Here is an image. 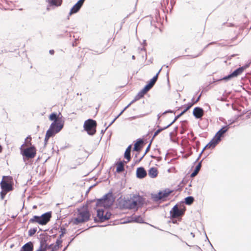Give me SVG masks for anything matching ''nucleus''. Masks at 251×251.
<instances>
[{
  "label": "nucleus",
  "mask_w": 251,
  "mask_h": 251,
  "mask_svg": "<svg viewBox=\"0 0 251 251\" xmlns=\"http://www.w3.org/2000/svg\"><path fill=\"white\" fill-rule=\"evenodd\" d=\"M62 116L60 113L57 115L55 113H52L49 117V119L53 122L51 124L49 128L60 132L64 126V122L61 120Z\"/></svg>",
  "instance_id": "nucleus-1"
},
{
  "label": "nucleus",
  "mask_w": 251,
  "mask_h": 251,
  "mask_svg": "<svg viewBox=\"0 0 251 251\" xmlns=\"http://www.w3.org/2000/svg\"><path fill=\"white\" fill-rule=\"evenodd\" d=\"M115 199L112 192H110L105 194L102 198L97 199L96 206L97 207L109 208L113 205Z\"/></svg>",
  "instance_id": "nucleus-2"
},
{
  "label": "nucleus",
  "mask_w": 251,
  "mask_h": 251,
  "mask_svg": "<svg viewBox=\"0 0 251 251\" xmlns=\"http://www.w3.org/2000/svg\"><path fill=\"white\" fill-rule=\"evenodd\" d=\"M51 212H47L41 216H34L29 220V223H37L41 225H46L50 220Z\"/></svg>",
  "instance_id": "nucleus-3"
},
{
  "label": "nucleus",
  "mask_w": 251,
  "mask_h": 251,
  "mask_svg": "<svg viewBox=\"0 0 251 251\" xmlns=\"http://www.w3.org/2000/svg\"><path fill=\"white\" fill-rule=\"evenodd\" d=\"M25 145V144H23L20 149L21 151V153L23 157L24 161L25 162L26 160L33 158L35 156L36 154V149L34 146H31L30 147L24 149L23 147Z\"/></svg>",
  "instance_id": "nucleus-4"
},
{
  "label": "nucleus",
  "mask_w": 251,
  "mask_h": 251,
  "mask_svg": "<svg viewBox=\"0 0 251 251\" xmlns=\"http://www.w3.org/2000/svg\"><path fill=\"white\" fill-rule=\"evenodd\" d=\"M97 122L96 121L89 119L85 121L84 128L90 135H93L96 132Z\"/></svg>",
  "instance_id": "nucleus-5"
},
{
  "label": "nucleus",
  "mask_w": 251,
  "mask_h": 251,
  "mask_svg": "<svg viewBox=\"0 0 251 251\" xmlns=\"http://www.w3.org/2000/svg\"><path fill=\"white\" fill-rule=\"evenodd\" d=\"M90 214L87 210L79 211L77 217L75 219L74 224L75 225H78L86 221H88L90 218Z\"/></svg>",
  "instance_id": "nucleus-6"
},
{
  "label": "nucleus",
  "mask_w": 251,
  "mask_h": 251,
  "mask_svg": "<svg viewBox=\"0 0 251 251\" xmlns=\"http://www.w3.org/2000/svg\"><path fill=\"white\" fill-rule=\"evenodd\" d=\"M12 178L10 176H4L0 182L1 188L5 191H10L12 190Z\"/></svg>",
  "instance_id": "nucleus-7"
},
{
  "label": "nucleus",
  "mask_w": 251,
  "mask_h": 251,
  "mask_svg": "<svg viewBox=\"0 0 251 251\" xmlns=\"http://www.w3.org/2000/svg\"><path fill=\"white\" fill-rule=\"evenodd\" d=\"M185 210V207L179 208L177 204H176L170 211V218L175 219L181 217L184 214Z\"/></svg>",
  "instance_id": "nucleus-8"
},
{
  "label": "nucleus",
  "mask_w": 251,
  "mask_h": 251,
  "mask_svg": "<svg viewBox=\"0 0 251 251\" xmlns=\"http://www.w3.org/2000/svg\"><path fill=\"white\" fill-rule=\"evenodd\" d=\"M144 198L139 195H133L132 197V205L130 207H132V209H134L139 206H141L144 204Z\"/></svg>",
  "instance_id": "nucleus-9"
},
{
  "label": "nucleus",
  "mask_w": 251,
  "mask_h": 251,
  "mask_svg": "<svg viewBox=\"0 0 251 251\" xmlns=\"http://www.w3.org/2000/svg\"><path fill=\"white\" fill-rule=\"evenodd\" d=\"M245 68L244 67H239L233 71L231 74L224 77L223 78L219 79L221 80L227 81L232 77H236L238 75H241L244 71Z\"/></svg>",
  "instance_id": "nucleus-10"
},
{
  "label": "nucleus",
  "mask_w": 251,
  "mask_h": 251,
  "mask_svg": "<svg viewBox=\"0 0 251 251\" xmlns=\"http://www.w3.org/2000/svg\"><path fill=\"white\" fill-rule=\"evenodd\" d=\"M172 192V191L168 189H166L162 191H160L157 194L153 195L152 198L154 201H157L167 197Z\"/></svg>",
  "instance_id": "nucleus-11"
},
{
  "label": "nucleus",
  "mask_w": 251,
  "mask_h": 251,
  "mask_svg": "<svg viewBox=\"0 0 251 251\" xmlns=\"http://www.w3.org/2000/svg\"><path fill=\"white\" fill-rule=\"evenodd\" d=\"M40 240V246L47 250L50 246L48 245L47 242L50 240V236L47 234H41Z\"/></svg>",
  "instance_id": "nucleus-12"
},
{
  "label": "nucleus",
  "mask_w": 251,
  "mask_h": 251,
  "mask_svg": "<svg viewBox=\"0 0 251 251\" xmlns=\"http://www.w3.org/2000/svg\"><path fill=\"white\" fill-rule=\"evenodd\" d=\"M229 128V126H226L221 128L215 134L214 138L219 142L221 140V137L226 133Z\"/></svg>",
  "instance_id": "nucleus-13"
},
{
  "label": "nucleus",
  "mask_w": 251,
  "mask_h": 251,
  "mask_svg": "<svg viewBox=\"0 0 251 251\" xmlns=\"http://www.w3.org/2000/svg\"><path fill=\"white\" fill-rule=\"evenodd\" d=\"M219 143V142L214 137L211 141L207 144L204 148L203 149L200 154H199V156L196 161H197L199 158H200L201 154L202 153L204 150L206 148H214L217 144Z\"/></svg>",
  "instance_id": "nucleus-14"
},
{
  "label": "nucleus",
  "mask_w": 251,
  "mask_h": 251,
  "mask_svg": "<svg viewBox=\"0 0 251 251\" xmlns=\"http://www.w3.org/2000/svg\"><path fill=\"white\" fill-rule=\"evenodd\" d=\"M219 143V142L214 137L211 141L207 144L204 148L203 149L200 154H199V156L196 161H197L199 158H200L201 154L202 153L204 150L206 148H214L217 144Z\"/></svg>",
  "instance_id": "nucleus-15"
},
{
  "label": "nucleus",
  "mask_w": 251,
  "mask_h": 251,
  "mask_svg": "<svg viewBox=\"0 0 251 251\" xmlns=\"http://www.w3.org/2000/svg\"><path fill=\"white\" fill-rule=\"evenodd\" d=\"M193 114L196 119H201L204 115V110L200 107H196L194 108Z\"/></svg>",
  "instance_id": "nucleus-16"
},
{
  "label": "nucleus",
  "mask_w": 251,
  "mask_h": 251,
  "mask_svg": "<svg viewBox=\"0 0 251 251\" xmlns=\"http://www.w3.org/2000/svg\"><path fill=\"white\" fill-rule=\"evenodd\" d=\"M130 222H136L138 223H144V220L141 216L133 215L128 218V221H124L123 223Z\"/></svg>",
  "instance_id": "nucleus-17"
},
{
  "label": "nucleus",
  "mask_w": 251,
  "mask_h": 251,
  "mask_svg": "<svg viewBox=\"0 0 251 251\" xmlns=\"http://www.w3.org/2000/svg\"><path fill=\"white\" fill-rule=\"evenodd\" d=\"M58 132H59L55 131L54 130L51 129V128H49L46 132L44 139L45 145H47V142L50 137H53Z\"/></svg>",
  "instance_id": "nucleus-18"
},
{
  "label": "nucleus",
  "mask_w": 251,
  "mask_h": 251,
  "mask_svg": "<svg viewBox=\"0 0 251 251\" xmlns=\"http://www.w3.org/2000/svg\"><path fill=\"white\" fill-rule=\"evenodd\" d=\"M147 174L145 169L142 167H140L137 169L136 170V176L138 178H143L146 176Z\"/></svg>",
  "instance_id": "nucleus-19"
},
{
  "label": "nucleus",
  "mask_w": 251,
  "mask_h": 251,
  "mask_svg": "<svg viewBox=\"0 0 251 251\" xmlns=\"http://www.w3.org/2000/svg\"><path fill=\"white\" fill-rule=\"evenodd\" d=\"M33 245L31 242H29L25 244L21 248L20 251H33Z\"/></svg>",
  "instance_id": "nucleus-20"
},
{
  "label": "nucleus",
  "mask_w": 251,
  "mask_h": 251,
  "mask_svg": "<svg viewBox=\"0 0 251 251\" xmlns=\"http://www.w3.org/2000/svg\"><path fill=\"white\" fill-rule=\"evenodd\" d=\"M143 144V140L141 139H138L134 144V147L133 148V151H139L142 147Z\"/></svg>",
  "instance_id": "nucleus-21"
},
{
  "label": "nucleus",
  "mask_w": 251,
  "mask_h": 251,
  "mask_svg": "<svg viewBox=\"0 0 251 251\" xmlns=\"http://www.w3.org/2000/svg\"><path fill=\"white\" fill-rule=\"evenodd\" d=\"M149 176L151 178H155L157 176L158 171L155 167H151L149 170Z\"/></svg>",
  "instance_id": "nucleus-22"
},
{
  "label": "nucleus",
  "mask_w": 251,
  "mask_h": 251,
  "mask_svg": "<svg viewBox=\"0 0 251 251\" xmlns=\"http://www.w3.org/2000/svg\"><path fill=\"white\" fill-rule=\"evenodd\" d=\"M62 243V240H61V239H60V238L58 237L56 241L55 245H54L53 244H51L49 246V248H50L51 247L52 248H53V250L57 251L59 248L60 246L61 245Z\"/></svg>",
  "instance_id": "nucleus-23"
},
{
  "label": "nucleus",
  "mask_w": 251,
  "mask_h": 251,
  "mask_svg": "<svg viewBox=\"0 0 251 251\" xmlns=\"http://www.w3.org/2000/svg\"><path fill=\"white\" fill-rule=\"evenodd\" d=\"M49 3V6H58L61 4L62 0H47Z\"/></svg>",
  "instance_id": "nucleus-24"
},
{
  "label": "nucleus",
  "mask_w": 251,
  "mask_h": 251,
  "mask_svg": "<svg viewBox=\"0 0 251 251\" xmlns=\"http://www.w3.org/2000/svg\"><path fill=\"white\" fill-rule=\"evenodd\" d=\"M81 7V6L76 2L71 9L69 15L77 13L80 10Z\"/></svg>",
  "instance_id": "nucleus-25"
},
{
  "label": "nucleus",
  "mask_w": 251,
  "mask_h": 251,
  "mask_svg": "<svg viewBox=\"0 0 251 251\" xmlns=\"http://www.w3.org/2000/svg\"><path fill=\"white\" fill-rule=\"evenodd\" d=\"M132 197H130V199H128L124 201L123 205L127 209H132V207H130V205H132Z\"/></svg>",
  "instance_id": "nucleus-26"
},
{
  "label": "nucleus",
  "mask_w": 251,
  "mask_h": 251,
  "mask_svg": "<svg viewBox=\"0 0 251 251\" xmlns=\"http://www.w3.org/2000/svg\"><path fill=\"white\" fill-rule=\"evenodd\" d=\"M145 95L143 94L140 91L138 94L135 97L134 99L127 105V107H129L131 104L133 103L136 101L139 100L140 99L144 97Z\"/></svg>",
  "instance_id": "nucleus-27"
},
{
  "label": "nucleus",
  "mask_w": 251,
  "mask_h": 251,
  "mask_svg": "<svg viewBox=\"0 0 251 251\" xmlns=\"http://www.w3.org/2000/svg\"><path fill=\"white\" fill-rule=\"evenodd\" d=\"M131 145H129L127 149H126L124 157L127 160V161H129L131 158L130 156V152H131Z\"/></svg>",
  "instance_id": "nucleus-28"
},
{
  "label": "nucleus",
  "mask_w": 251,
  "mask_h": 251,
  "mask_svg": "<svg viewBox=\"0 0 251 251\" xmlns=\"http://www.w3.org/2000/svg\"><path fill=\"white\" fill-rule=\"evenodd\" d=\"M97 216L99 219L100 222H103V218L104 217V210L102 209H98L97 210Z\"/></svg>",
  "instance_id": "nucleus-29"
},
{
  "label": "nucleus",
  "mask_w": 251,
  "mask_h": 251,
  "mask_svg": "<svg viewBox=\"0 0 251 251\" xmlns=\"http://www.w3.org/2000/svg\"><path fill=\"white\" fill-rule=\"evenodd\" d=\"M201 161L198 163V164L196 166L194 172L191 174V176L192 177L195 176L198 174L201 169Z\"/></svg>",
  "instance_id": "nucleus-30"
},
{
  "label": "nucleus",
  "mask_w": 251,
  "mask_h": 251,
  "mask_svg": "<svg viewBox=\"0 0 251 251\" xmlns=\"http://www.w3.org/2000/svg\"><path fill=\"white\" fill-rule=\"evenodd\" d=\"M162 68L159 70L158 73L156 74L155 76H154L149 81V83L153 87L155 84L156 81L157 80L158 75L159 74Z\"/></svg>",
  "instance_id": "nucleus-31"
},
{
  "label": "nucleus",
  "mask_w": 251,
  "mask_h": 251,
  "mask_svg": "<svg viewBox=\"0 0 251 251\" xmlns=\"http://www.w3.org/2000/svg\"><path fill=\"white\" fill-rule=\"evenodd\" d=\"M171 125L170 124H169L168 126L164 127H159L154 133L152 140L156 137L160 132L163 131V130H165L170 127Z\"/></svg>",
  "instance_id": "nucleus-32"
},
{
  "label": "nucleus",
  "mask_w": 251,
  "mask_h": 251,
  "mask_svg": "<svg viewBox=\"0 0 251 251\" xmlns=\"http://www.w3.org/2000/svg\"><path fill=\"white\" fill-rule=\"evenodd\" d=\"M124 170V164L122 162H119L117 167L116 171L118 173L122 172Z\"/></svg>",
  "instance_id": "nucleus-33"
},
{
  "label": "nucleus",
  "mask_w": 251,
  "mask_h": 251,
  "mask_svg": "<svg viewBox=\"0 0 251 251\" xmlns=\"http://www.w3.org/2000/svg\"><path fill=\"white\" fill-rule=\"evenodd\" d=\"M152 86H151V85L148 83L144 87V88L141 90L142 93L145 95L149 91H150L151 88Z\"/></svg>",
  "instance_id": "nucleus-34"
},
{
  "label": "nucleus",
  "mask_w": 251,
  "mask_h": 251,
  "mask_svg": "<svg viewBox=\"0 0 251 251\" xmlns=\"http://www.w3.org/2000/svg\"><path fill=\"white\" fill-rule=\"evenodd\" d=\"M194 201V198L192 196H188L185 199V203L187 205H191Z\"/></svg>",
  "instance_id": "nucleus-35"
},
{
  "label": "nucleus",
  "mask_w": 251,
  "mask_h": 251,
  "mask_svg": "<svg viewBox=\"0 0 251 251\" xmlns=\"http://www.w3.org/2000/svg\"><path fill=\"white\" fill-rule=\"evenodd\" d=\"M186 112L184 111V110L182 111L179 114L176 116L174 119V120L170 124L171 125L173 124L180 116H181L182 115H183Z\"/></svg>",
  "instance_id": "nucleus-36"
},
{
  "label": "nucleus",
  "mask_w": 251,
  "mask_h": 251,
  "mask_svg": "<svg viewBox=\"0 0 251 251\" xmlns=\"http://www.w3.org/2000/svg\"><path fill=\"white\" fill-rule=\"evenodd\" d=\"M31 138L30 136L27 137L26 139H25V146H31Z\"/></svg>",
  "instance_id": "nucleus-37"
},
{
  "label": "nucleus",
  "mask_w": 251,
  "mask_h": 251,
  "mask_svg": "<svg viewBox=\"0 0 251 251\" xmlns=\"http://www.w3.org/2000/svg\"><path fill=\"white\" fill-rule=\"evenodd\" d=\"M36 231H37V228H30L28 230V236H32L33 235H34V234L36 233Z\"/></svg>",
  "instance_id": "nucleus-38"
},
{
  "label": "nucleus",
  "mask_w": 251,
  "mask_h": 251,
  "mask_svg": "<svg viewBox=\"0 0 251 251\" xmlns=\"http://www.w3.org/2000/svg\"><path fill=\"white\" fill-rule=\"evenodd\" d=\"M111 214L110 212H107L105 215H104V217L103 218V222H104L106 220L109 219L111 217Z\"/></svg>",
  "instance_id": "nucleus-39"
},
{
  "label": "nucleus",
  "mask_w": 251,
  "mask_h": 251,
  "mask_svg": "<svg viewBox=\"0 0 251 251\" xmlns=\"http://www.w3.org/2000/svg\"><path fill=\"white\" fill-rule=\"evenodd\" d=\"M60 232H61V234L59 235V237L60 238V239H61V238L66 233V229L65 228L63 227H61Z\"/></svg>",
  "instance_id": "nucleus-40"
},
{
  "label": "nucleus",
  "mask_w": 251,
  "mask_h": 251,
  "mask_svg": "<svg viewBox=\"0 0 251 251\" xmlns=\"http://www.w3.org/2000/svg\"><path fill=\"white\" fill-rule=\"evenodd\" d=\"M128 107H127V106L120 113V114L117 116L116 117L114 120L110 123L109 124V126H111L114 122V121L124 112V111L127 108H128Z\"/></svg>",
  "instance_id": "nucleus-41"
},
{
  "label": "nucleus",
  "mask_w": 251,
  "mask_h": 251,
  "mask_svg": "<svg viewBox=\"0 0 251 251\" xmlns=\"http://www.w3.org/2000/svg\"><path fill=\"white\" fill-rule=\"evenodd\" d=\"M8 191H5L4 190H2V191L0 192V197H1V199H3L5 196L6 195V193L8 192Z\"/></svg>",
  "instance_id": "nucleus-42"
},
{
  "label": "nucleus",
  "mask_w": 251,
  "mask_h": 251,
  "mask_svg": "<svg viewBox=\"0 0 251 251\" xmlns=\"http://www.w3.org/2000/svg\"><path fill=\"white\" fill-rule=\"evenodd\" d=\"M194 103H189L187 105V106L185 107V108L184 109V111L186 112L187 110H188L193 105Z\"/></svg>",
  "instance_id": "nucleus-43"
},
{
  "label": "nucleus",
  "mask_w": 251,
  "mask_h": 251,
  "mask_svg": "<svg viewBox=\"0 0 251 251\" xmlns=\"http://www.w3.org/2000/svg\"><path fill=\"white\" fill-rule=\"evenodd\" d=\"M150 147H151V143L148 145V146L147 147L146 150V151L144 153V154L143 155V156L140 158V160H141L143 157L144 156V155L147 153V152H148V151H149L150 149Z\"/></svg>",
  "instance_id": "nucleus-44"
},
{
  "label": "nucleus",
  "mask_w": 251,
  "mask_h": 251,
  "mask_svg": "<svg viewBox=\"0 0 251 251\" xmlns=\"http://www.w3.org/2000/svg\"><path fill=\"white\" fill-rule=\"evenodd\" d=\"M85 0H79L77 3H78V4L80 6H82L83 5V4Z\"/></svg>",
  "instance_id": "nucleus-45"
},
{
  "label": "nucleus",
  "mask_w": 251,
  "mask_h": 251,
  "mask_svg": "<svg viewBox=\"0 0 251 251\" xmlns=\"http://www.w3.org/2000/svg\"><path fill=\"white\" fill-rule=\"evenodd\" d=\"M201 54V52L199 53L198 54L196 55H188V56L191 57L192 58H196V57L200 56Z\"/></svg>",
  "instance_id": "nucleus-46"
},
{
  "label": "nucleus",
  "mask_w": 251,
  "mask_h": 251,
  "mask_svg": "<svg viewBox=\"0 0 251 251\" xmlns=\"http://www.w3.org/2000/svg\"><path fill=\"white\" fill-rule=\"evenodd\" d=\"M173 111H172L171 110H168L165 111L163 113H162V115H164V114H166L168 113H173Z\"/></svg>",
  "instance_id": "nucleus-47"
},
{
  "label": "nucleus",
  "mask_w": 251,
  "mask_h": 251,
  "mask_svg": "<svg viewBox=\"0 0 251 251\" xmlns=\"http://www.w3.org/2000/svg\"><path fill=\"white\" fill-rule=\"evenodd\" d=\"M201 96V95H200L198 97V98H197V99H196V100L194 101L193 103H197V102H198V101H199L200 99Z\"/></svg>",
  "instance_id": "nucleus-48"
},
{
  "label": "nucleus",
  "mask_w": 251,
  "mask_h": 251,
  "mask_svg": "<svg viewBox=\"0 0 251 251\" xmlns=\"http://www.w3.org/2000/svg\"><path fill=\"white\" fill-rule=\"evenodd\" d=\"M46 251V250L45 249V248H42V247H41L40 246L39 249H38L36 251Z\"/></svg>",
  "instance_id": "nucleus-49"
},
{
  "label": "nucleus",
  "mask_w": 251,
  "mask_h": 251,
  "mask_svg": "<svg viewBox=\"0 0 251 251\" xmlns=\"http://www.w3.org/2000/svg\"><path fill=\"white\" fill-rule=\"evenodd\" d=\"M215 42H212L210 43L209 44H207V45L205 47V48H204V49H203V50L205 49H206L207 47H208L209 45H212V44H215Z\"/></svg>",
  "instance_id": "nucleus-50"
},
{
  "label": "nucleus",
  "mask_w": 251,
  "mask_h": 251,
  "mask_svg": "<svg viewBox=\"0 0 251 251\" xmlns=\"http://www.w3.org/2000/svg\"><path fill=\"white\" fill-rule=\"evenodd\" d=\"M162 115V114H160V113H159V114H158L157 115V120H158V121H159V119H160V118L161 117V116Z\"/></svg>",
  "instance_id": "nucleus-51"
},
{
  "label": "nucleus",
  "mask_w": 251,
  "mask_h": 251,
  "mask_svg": "<svg viewBox=\"0 0 251 251\" xmlns=\"http://www.w3.org/2000/svg\"><path fill=\"white\" fill-rule=\"evenodd\" d=\"M49 52L50 54H53L54 51L53 50H50Z\"/></svg>",
  "instance_id": "nucleus-52"
},
{
  "label": "nucleus",
  "mask_w": 251,
  "mask_h": 251,
  "mask_svg": "<svg viewBox=\"0 0 251 251\" xmlns=\"http://www.w3.org/2000/svg\"><path fill=\"white\" fill-rule=\"evenodd\" d=\"M76 39H75V41L73 43V46L74 47V46H76Z\"/></svg>",
  "instance_id": "nucleus-53"
},
{
  "label": "nucleus",
  "mask_w": 251,
  "mask_h": 251,
  "mask_svg": "<svg viewBox=\"0 0 251 251\" xmlns=\"http://www.w3.org/2000/svg\"><path fill=\"white\" fill-rule=\"evenodd\" d=\"M69 245V244L65 248H64V249L63 251H64L67 248V247H68Z\"/></svg>",
  "instance_id": "nucleus-54"
},
{
  "label": "nucleus",
  "mask_w": 251,
  "mask_h": 251,
  "mask_svg": "<svg viewBox=\"0 0 251 251\" xmlns=\"http://www.w3.org/2000/svg\"><path fill=\"white\" fill-rule=\"evenodd\" d=\"M132 59H135V56H134V55H132Z\"/></svg>",
  "instance_id": "nucleus-55"
},
{
  "label": "nucleus",
  "mask_w": 251,
  "mask_h": 251,
  "mask_svg": "<svg viewBox=\"0 0 251 251\" xmlns=\"http://www.w3.org/2000/svg\"><path fill=\"white\" fill-rule=\"evenodd\" d=\"M1 150H2V147L0 145V152L1 151Z\"/></svg>",
  "instance_id": "nucleus-56"
},
{
  "label": "nucleus",
  "mask_w": 251,
  "mask_h": 251,
  "mask_svg": "<svg viewBox=\"0 0 251 251\" xmlns=\"http://www.w3.org/2000/svg\"><path fill=\"white\" fill-rule=\"evenodd\" d=\"M191 234L192 235H193V237H194V236H195L194 234H193L192 232H191Z\"/></svg>",
  "instance_id": "nucleus-57"
},
{
  "label": "nucleus",
  "mask_w": 251,
  "mask_h": 251,
  "mask_svg": "<svg viewBox=\"0 0 251 251\" xmlns=\"http://www.w3.org/2000/svg\"><path fill=\"white\" fill-rule=\"evenodd\" d=\"M142 50H145V49L144 48H143L142 49H141Z\"/></svg>",
  "instance_id": "nucleus-58"
},
{
  "label": "nucleus",
  "mask_w": 251,
  "mask_h": 251,
  "mask_svg": "<svg viewBox=\"0 0 251 251\" xmlns=\"http://www.w3.org/2000/svg\"><path fill=\"white\" fill-rule=\"evenodd\" d=\"M110 126L109 125L108 126H107L106 128H105V129H107L108 128V126Z\"/></svg>",
  "instance_id": "nucleus-59"
},
{
  "label": "nucleus",
  "mask_w": 251,
  "mask_h": 251,
  "mask_svg": "<svg viewBox=\"0 0 251 251\" xmlns=\"http://www.w3.org/2000/svg\"><path fill=\"white\" fill-rule=\"evenodd\" d=\"M110 126L109 125L108 126H107L106 128H105V129H107L108 128V126Z\"/></svg>",
  "instance_id": "nucleus-60"
},
{
  "label": "nucleus",
  "mask_w": 251,
  "mask_h": 251,
  "mask_svg": "<svg viewBox=\"0 0 251 251\" xmlns=\"http://www.w3.org/2000/svg\"><path fill=\"white\" fill-rule=\"evenodd\" d=\"M110 126L109 125L108 126H107L106 128H105V129H107L108 128V126Z\"/></svg>",
  "instance_id": "nucleus-61"
},
{
  "label": "nucleus",
  "mask_w": 251,
  "mask_h": 251,
  "mask_svg": "<svg viewBox=\"0 0 251 251\" xmlns=\"http://www.w3.org/2000/svg\"><path fill=\"white\" fill-rule=\"evenodd\" d=\"M110 126L109 125L108 126H107L106 128H105V129H107L108 128V126Z\"/></svg>",
  "instance_id": "nucleus-62"
},
{
  "label": "nucleus",
  "mask_w": 251,
  "mask_h": 251,
  "mask_svg": "<svg viewBox=\"0 0 251 251\" xmlns=\"http://www.w3.org/2000/svg\"><path fill=\"white\" fill-rule=\"evenodd\" d=\"M176 221H173V223H176Z\"/></svg>",
  "instance_id": "nucleus-63"
}]
</instances>
